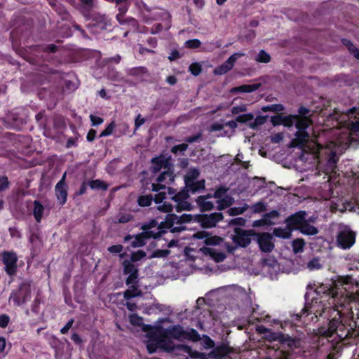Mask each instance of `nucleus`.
<instances>
[{
    "instance_id": "nucleus-4",
    "label": "nucleus",
    "mask_w": 359,
    "mask_h": 359,
    "mask_svg": "<svg viewBox=\"0 0 359 359\" xmlns=\"http://www.w3.org/2000/svg\"><path fill=\"white\" fill-rule=\"evenodd\" d=\"M193 215L182 214L178 216L175 214H167L163 221L165 229L170 230L171 233H179L184 231L187 228L185 224L193 221Z\"/></svg>"
},
{
    "instance_id": "nucleus-62",
    "label": "nucleus",
    "mask_w": 359,
    "mask_h": 359,
    "mask_svg": "<svg viewBox=\"0 0 359 359\" xmlns=\"http://www.w3.org/2000/svg\"><path fill=\"white\" fill-rule=\"evenodd\" d=\"M115 128V123L114 121L111 122L107 128L100 133V137H105L110 135Z\"/></svg>"
},
{
    "instance_id": "nucleus-30",
    "label": "nucleus",
    "mask_w": 359,
    "mask_h": 359,
    "mask_svg": "<svg viewBox=\"0 0 359 359\" xmlns=\"http://www.w3.org/2000/svg\"><path fill=\"white\" fill-rule=\"evenodd\" d=\"M299 231L302 233L307 236H314L318 233V229L316 226L310 224L307 219L304 221Z\"/></svg>"
},
{
    "instance_id": "nucleus-47",
    "label": "nucleus",
    "mask_w": 359,
    "mask_h": 359,
    "mask_svg": "<svg viewBox=\"0 0 359 359\" xmlns=\"http://www.w3.org/2000/svg\"><path fill=\"white\" fill-rule=\"evenodd\" d=\"M154 198L151 194L143 195L138 197L137 203L141 207H147L151 204Z\"/></svg>"
},
{
    "instance_id": "nucleus-61",
    "label": "nucleus",
    "mask_w": 359,
    "mask_h": 359,
    "mask_svg": "<svg viewBox=\"0 0 359 359\" xmlns=\"http://www.w3.org/2000/svg\"><path fill=\"white\" fill-rule=\"evenodd\" d=\"M201 42L198 39H190L185 42L186 47L191 48V49L198 48L201 46Z\"/></svg>"
},
{
    "instance_id": "nucleus-41",
    "label": "nucleus",
    "mask_w": 359,
    "mask_h": 359,
    "mask_svg": "<svg viewBox=\"0 0 359 359\" xmlns=\"http://www.w3.org/2000/svg\"><path fill=\"white\" fill-rule=\"evenodd\" d=\"M249 208L250 205H248L247 203H245L244 205L242 207L230 208L227 210L226 212L230 216H236L244 213L248 209H249Z\"/></svg>"
},
{
    "instance_id": "nucleus-48",
    "label": "nucleus",
    "mask_w": 359,
    "mask_h": 359,
    "mask_svg": "<svg viewBox=\"0 0 359 359\" xmlns=\"http://www.w3.org/2000/svg\"><path fill=\"white\" fill-rule=\"evenodd\" d=\"M170 254V250H169L157 249L153 251L152 253L148 257V258H166Z\"/></svg>"
},
{
    "instance_id": "nucleus-53",
    "label": "nucleus",
    "mask_w": 359,
    "mask_h": 359,
    "mask_svg": "<svg viewBox=\"0 0 359 359\" xmlns=\"http://www.w3.org/2000/svg\"><path fill=\"white\" fill-rule=\"evenodd\" d=\"M189 71L195 76H198L202 72V66L198 62H194L189 67Z\"/></svg>"
},
{
    "instance_id": "nucleus-21",
    "label": "nucleus",
    "mask_w": 359,
    "mask_h": 359,
    "mask_svg": "<svg viewBox=\"0 0 359 359\" xmlns=\"http://www.w3.org/2000/svg\"><path fill=\"white\" fill-rule=\"evenodd\" d=\"M309 138L306 140L302 145L294 146L292 144V142H290L291 146L294 147H299L301 149L300 154H299V158L302 161H307L309 160H315L316 158V155L314 152H309L306 150V148L307 142H309Z\"/></svg>"
},
{
    "instance_id": "nucleus-38",
    "label": "nucleus",
    "mask_w": 359,
    "mask_h": 359,
    "mask_svg": "<svg viewBox=\"0 0 359 359\" xmlns=\"http://www.w3.org/2000/svg\"><path fill=\"white\" fill-rule=\"evenodd\" d=\"M88 182L92 189L106 191L108 189V184L100 180H88Z\"/></svg>"
},
{
    "instance_id": "nucleus-29",
    "label": "nucleus",
    "mask_w": 359,
    "mask_h": 359,
    "mask_svg": "<svg viewBox=\"0 0 359 359\" xmlns=\"http://www.w3.org/2000/svg\"><path fill=\"white\" fill-rule=\"evenodd\" d=\"M280 214L277 210H272L269 212L265 213L262 217V221L265 225H273L275 224L274 220L278 219Z\"/></svg>"
},
{
    "instance_id": "nucleus-44",
    "label": "nucleus",
    "mask_w": 359,
    "mask_h": 359,
    "mask_svg": "<svg viewBox=\"0 0 359 359\" xmlns=\"http://www.w3.org/2000/svg\"><path fill=\"white\" fill-rule=\"evenodd\" d=\"M351 142H359V135L357 134V133L359 132V121H356L351 123Z\"/></svg>"
},
{
    "instance_id": "nucleus-60",
    "label": "nucleus",
    "mask_w": 359,
    "mask_h": 359,
    "mask_svg": "<svg viewBox=\"0 0 359 359\" xmlns=\"http://www.w3.org/2000/svg\"><path fill=\"white\" fill-rule=\"evenodd\" d=\"M254 115L251 113L239 115L236 117V121L239 123H247L253 120Z\"/></svg>"
},
{
    "instance_id": "nucleus-26",
    "label": "nucleus",
    "mask_w": 359,
    "mask_h": 359,
    "mask_svg": "<svg viewBox=\"0 0 359 359\" xmlns=\"http://www.w3.org/2000/svg\"><path fill=\"white\" fill-rule=\"evenodd\" d=\"M262 84L260 83H254L251 85H242L238 87H234L231 89V93H252L257 90L260 88Z\"/></svg>"
},
{
    "instance_id": "nucleus-27",
    "label": "nucleus",
    "mask_w": 359,
    "mask_h": 359,
    "mask_svg": "<svg viewBox=\"0 0 359 359\" xmlns=\"http://www.w3.org/2000/svg\"><path fill=\"white\" fill-rule=\"evenodd\" d=\"M340 326L343 327V325L339 318H334L329 322L328 328L323 332V334L326 337H332Z\"/></svg>"
},
{
    "instance_id": "nucleus-17",
    "label": "nucleus",
    "mask_w": 359,
    "mask_h": 359,
    "mask_svg": "<svg viewBox=\"0 0 359 359\" xmlns=\"http://www.w3.org/2000/svg\"><path fill=\"white\" fill-rule=\"evenodd\" d=\"M339 156L336 151L329 150L325 152V171L327 173L335 172L337 167Z\"/></svg>"
},
{
    "instance_id": "nucleus-37",
    "label": "nucleus",
    "mask_w": 359,
    "mask_h": 359,
    "mask_svg": "<svg viewBox=\"0 0 359 359\" xmlns=\"http://www.w3.org/2000/svg\"><path fill=\"white\" fill-rule=\"evenodd\" d=\"M116 18L121 25H128L133 29H136L137 27V21L133 18H123V15L121 14H117Z\"/></svg>"
},
{
    "instance_id": "nucleus-5",
    "label": "nucleus",
    "mask_w": 359,
    "mask_h": 359,
    "mask_svg": "<svg viewBox=\"0 0 359 359\" xmlns=\"http://www.w3.org/2000/svg\"><path fill=\"white\" fill-rule=\"evenodd\" d=\"M336 238L339 247L342 249H349L355 242V233L348 226L340 224Z\"/></svg>"
},
{
    "instance_id": "nucleus-40",
    "label": "nucleus",
    "mask_w": 359,
    "mask_h": 359,
    "mask_svg": "<svg viewBox=\"0 0 359 359\" xmlns=\"http://www.w3.org/2000/svg\"><path fill=\"white\" fill-rule=\"evenodd\" d=\"M297 115L283 116V124L284 126L290 128L294 125L297 128Z\"/></svg>"
},
{
    "instance_id": "nucleus-1",
    "label": "nucleus",
    "mask_w": 359,
    "mask_h": 359,
    "mask_svg": "<svg viewBox=\"0 0 359 359\" xmlns=\"http://www.w3.org/2000/svg\"><path fill=\"white\" fill-rule=\"evenodd\" d=\"M161 347L167 352L183 351L189 354V358L186 359H227L228 350L226 346H220L215 348L209 353H201L194 351L184 344H175L171 340H161L159 343Z\"/></svg>"
},
{
    "instance_id": "nucleus-24",
    "label": "nucleus",
    "mask_w": 359,
    "mask_h": 359,
    "mask_svg": "<svg viewBox=\"0 0 359 359\" xmlns=\"http://www.w3.org/2000/svg\"><path fill=\"white\" fill-rule=\"evenodd\" d=\"M131 285L128 290L123 292V297L125 299L129 300L133 297H140L142 295V292L139 289L137 282L136 283H130Z\"/></svg>"
},
{
    "instance_id": "nucleus-42",
    "label": "nucleus",
    "mask_w": 359,
    "mask_h": 359,
    "mask_svg": "<svg viewBox=\"0 0 359 359\" xmlns=\"http://www.w3.org/2000/svg\"><path fill=\"white\" fill-rule=\"evenodd\" d=\"M306 267L310 271L318 270L323 268V264L319 257H315L307 262Z\"/></svg>"
},
{
    "instance_id": "nucleus-45",
    "label": "nucleus",
    "mask_w": 359,
    "mask_h": 359,
    "mask_svg": "<svg viewBox=\"0 0 359 359\" xmlns=\"http://www.w3.org/2000/svg\"><path fill=\"white\" fill-rule=\"evenodd\" d=\"M262 110L264 112L273 111L275 113H278L284 111L285 107L282 104H273L263 107Z\"/></svg>"
},
{
    "instance_id": "nucleus-19",
    "label": "nucleus",
    "mask_w": 359,
    "mask_h": 359,
    "mask_svg": "<svg viewBox=\"0 0 359 359\" xmlns=\"http://www.w3.org/2000/svg\"><path fill=\"white\" fill-rule=\"evenodd\" d=\"M280 344L283 348H287L288 351H292L299 347L300 340L298 338H292L288 334L283 333Z\"/></svg>"
},
{
    "instance_id": "nucleus-43",
    "label": "nucleus",
    "mask_w": 359,
    "mask_h": 359,
    "mask_svg": "<svg viewBox=\"0 0 359 359\" xmlns=\"http://www.w3.org/2000/svg\"><path fill=\"white\" fill-rule=\"evenodd\" d=\"M304 245L305 242L303 238L294 239L292 243V250L295 254L303 252Z\"/></svg>"
},
{
    "instance_id": "nucleus-63",
    "label": "nucleus",
    "mask_w": 359,
    "mask_h": 359,
    "mask_svg": "<svg viewBox=\"0 0 359 359\" xmlns=\"http://www.w3.org/2000/svg\"><path fill=\"white\" fill-rule=\"evenodd\" d=\"M10 182L6 176H0V192L9 187Z\"/></svg>"
},
{
    "instance_id": "nucleus-64",
    "label": "nucleus",
    "mask_w": 359,
    "mask_h": 359,
    "mask_svg": "<svg viewBox=\"0 0 359 359\" xmlns=\"http://www.w3.org/2000/svg\"><path fill=\"white\" fill-rule=\"evenodd\" d=\"M203 344L205 348H211L214 347L215 342L208 336L203 335Z\"/></svg>"
},
{
    "instance_id": "nucleus-2",
    "label": "nucleus",
    "mask_w": 359,
    "mask_h": 359,
    "mask_svg": "<svg viewBox=\"0 0 359 359\" xmlns=\"http://www.w3.org/2000/svg\"><path fill=\"white\" fill-rule=\"evenodd\" d=\"M309 114L310 109L304 106H301L298 109V114H297L298 116L297 129L298 130L295 133V138L292 140V143L294 146L302 145L310 137L306 131L312 123Z\"/></svg>"
},
{
    "instance_id": "nucleus-3",
    "label": "nucleus",
    "mask_w": 359,
    "mask_h": 359,
    "mask_svg": "<svg viewBox=\"0 0 359 359\" xmlns=\"http://www.w3.org/2000/svg\"><path fill=\"white\" fill-rule=\"evenodd\" d=\"M162 336L165 338L163 340H170V339H174L180 341L184 340L198 341L201 340L200 334L196 330L193 328L184 330L180 324L163 329Z\"/></svg>"
},
{
    "instance_id": "nucleus-15",
    "label": "nucleus",
    "mask_w": 359,
    "mask_h": 359,
    "mask_svg": "<svg viewBox=\"0 0 359 359\" xmlns=\"http://www.w3.org/2000/svg\"><path fill=\"white\" fill-rule=\"evenodd\" d=\"M245 55L243 53H236L231 55L223 64L214 69L215 75H223L230 71L234 66L236 61Z\"/></svg>"
},
{
    "instance_id": "nucleus-33",
    "label": "nucleus",
    "mask_w": 359,
    "mask_h": 359,
    "mask_svg": "<svg viewBox=\"0 0 359 359\" xmlns=\"http://www.w3.org/2000/svg\"><path fill=\"white\" fill-rule=\"evenodd\" d=\"M43 212H44V208H43V205L39 201H34L33 215L37 222L39 223L41 221Z\"/></svg>"
},
{
    "instance_id": "nucleus-46",
    "label": "nucleus",
    "mask_w": 359,
    "mask_h": 359,
    "mask_svg": "<svg viewBox=\"0 0 359 359\" xmlns=\"http://www.w3.org/2000/svg\"><path fill=\"white\" fill-rule=\"evenodd\" d=\"M200 172L197 168H190L184 176V183L187 182H194L199 177Z\"/></svg>"
},
{
    "instance_id": "nucleus-7",
    "label": "nucleus",
    "mask_w": 359,
    "mask_h": 359,
    "mask_svg": "<svg viewBox=\"0 0 359 359\" xmlns=\"http://www.w3.org/2000/svg\"><path fill=\"white\" fill-rule=\"evenodd\" d=\"M233 231L234 234L231 236V238L235 245L241 248L248 246L252 241L251 236L255 234L253 230H245L241 227H235Z\"/></svg>"
},
{
    "instance_id": "nucleus-23",
    "label": "nucleus",
    "mask_w": 359,
    "mask_h": 359,
    "mask_svg": "<svg viewBox=\"0 0 359 359\" xmlns=\"http://www.w3.org/2000/svg\"><path fill=\"white\" fill-rule=\"evenodd\" d=\"M185 188L191 194L200 192L205 189V180H201L189 182H185Z\"/></svg>"
},
{
    "instance_id": "nucleus-28",
    "label": "nucleus",
    "mask_w": 359,
    "mask_h": 359,
    "mask_svg": "<svg viewBox=\"0 0 359 359\" xmlns=\"http://www.w3.org/2000/svg\"><path fill=\"white\" fill-rule=\"evenodd\" d=\"M196 203L201 212L210 211L215 208L213 202L205 200L204 197L198 196Z\"/></svg>"
},
{
    "instance_id": "nucleus-10",
    "label": "nucleus",
    "mask_w": 359,
    "mask_h": 359,
    "mask_svg": "<svg viewBox=\"0 0 359 359\" xmlns=\"http://www.w3.org/2000/svg\"><path fill=\"white\" fill-rule=\"evenodd\" d=\"M151 163V165L149 169L154 175L160 172L162 168L165 170L173 168V164L171 163V156H166L163 154L152 158Z\"/></svg>"
},
{
    "instance_id": "nucleus-31",
    "label": "nucleus",
    "mask_w": 359,
    "mask_h": 359,
    "mask_svg": "<svg viewBox=\"0 0 359 359\" xmlns=\"http://www.w3.org/2000/svg\"><path fill=\"white\" fill-rule=\"evenodd\" d=\"M234 203V198L231 196H225L221 199L217 201V210H223L231 207Z\"/></svg>"
},
{
    "instance_id": "nucleus-13",
    "label": "nucleus",
    "mask_w": 359,
    "mask_h": 359,
    "mask_svg": "<svg viewBox=\"0 0 359 359\" xmlns=\"http://www.w3.org/2000/svg\"><path fill=\"white\" fill-rule=\"evenodd\" d=\"M306 215L307 214L305 211H298L287 217L285 220V223L289 229L292 230V231L294 230H299L306 220Z\"/></svg>"
},
{
    "instance_id": "nucleus-51",
    "label": "nucleus",
    "mask_w": 359,
    "mask_h": 359,
    "mask_svg": "<svg viewBox=\"0 0 359 359\" xmlns=\"http://www.w3.org/2000/svg\"><path fill=\"white\" fill-rule=\"evenodd\" d=\"M147 68L144 67H135L129 70V74L133 76H141L147 74Z\"/></svg>"
},
{
    "instance_id": "nucleus-16",
    "label": "nucleus",
    "mask_w": 359,
    "mask_h": 359,
    "mask_svg": "<svg viewBox=\"0 0 359 359\" xmlns=\"http://www.w3.org/2000/svg\"><path fill=\"white\" fill-rule=\"evenodd\" d=\"M257 243L262 252H270L274 248V244L272 243V236L269 233H255Z\"/></svg>"
},
{
    "instance_id": "nucleus-32",
    "label": "nucleus",
    "mask_w": 359,
    "mask_h": 359,
    "mask_svg": "<svg viewBox=\"0 0 359 359\" xmlns=\"http://www.w3.org/2000/svg\"><path fill=\"white\" fill-rule=\"evenodd\" d=\"M54 6H50L55 12L61 17L63 20H68L70 18V14L66 8L60 4H58L57 0L54 2Z\"/></svg>"
},
{
    "instance_id": "nucleus-20",
    "label": "nucleus",
    "mask_w": 359,
    "mask_h": 359,
    "mask_svg": "<svg viewBox=\"0 0 359 359\" xmlns=\"http://www.w3.org/2000/svg\"><path fill=\"white\" fill-rule=\"evenodd\" d=\"M200 251L205 255L210 256L216 262H221L226 258V255L220 251H217L214 248L203 247Z\"/></svg>"
},
{
    "instance_id": "nucleus-36",
    "label": "nucleus",
    "mask_w": 359,
    "mask_h": 359,
    "mask_svg": "<svg viewBox=\"0 0 359 359\" xmlns=\"http://www.w3.org/2000/svg\"><path fill=\"white\" fill-rule=\"evenodd\" d=\"M342 43L347 48L349 53L356 59L359 60V49L348 39H343Z\"/></svg>"
},
{
    "instance_id": "nucleus-56",
    "label": "nucleus",
    "mask_w": 359,
    "mask_h": 359,
    "mask_svg": "<svg viewBox=\"0 0 359 359\" xmlns=\"http://www.w3.org/2000/svg\"><path fill=\"white\" fill-rule=\"evenodd\" d=\"M189 197V191L187 188H184L181 191L172 197L175 201H184Z\"/></svg>"
},
{
    "instance_id": "nucleus-11",
    "label": "nucleus",
    "mask_w": 359,
    "mask_h": 359,
    "mask_svg": "<svg viewBox=\"0 0 359 359\" xmlns=\"http://www.w3.org/2000/svg\"><path fill=\"white\" fill-rule=\"evenodd\" d=\"M142 229L144 232H152V234H150L151 238L154 239L161 237L163 233H166L163 221L159 222L157 218L144 223L142 226Z\"/></svg>"
},
{
    "instance_id": "nucleus-58",
    "label": "nucleus",
    "mask_w": 359,
    "mask_h": 359,
    "mask_svg": "<svg viewBox=\"0 0 359 359\" xmlns=\"http://www.w3.org/2000/svg\"><path fill=\"white\" fill-rule=\"evenodd\" d=\"M278 265L277 261L273 257L262 259V266H269L274 269Z\"/></svg>"
},
{
    "instance_id": "nucleus-50",
    "label": "nucleus",
    "mask_w": 359,
    "mask_h": 359,
    "mask_svg": "<svg viewBox=\"0 0 359 359\" xmlns=\"http://www.w3.org/2000/svg\"><path fill=\"white\" fill-rule=\"evenodd\" d=\"M268 118V116H257L254 121L250 123L249 126L252 129H256L258 126L265 123Z\"/></svg>"
},
{
    "instance_id": "nucleus-6",
    "label": "nucleus",
    "mask_w": 359,
    "mask_h": 359,
    "mask_svg": "<svg viewBox=\"0 0 359 359\" xmlns=\"http://www.w3.org/2000/svg\"><path fill=\"white\" fill-rule=\"evenodd\" d=\"M193 221L199 223L203 229L215 227L217 224L224 219L223 214L217 212L210 214L193 215Z\"/></svg>"
},
{
    "instance_id": "nucleus-12",
    "label": "nucleus",
    "mask_w": 359,
    "mask_h": 359,
    "mask_svg": "<svg viewBox=\"0 0 359 359\" xmlns=\"http://www.w3.org/2000/svg\"><path fill=\"white\" fill-rule=\"evenodd\" d=\"M88 19L91 20L88 27L92 30L95 29H98L101 31L105 30L111 25L110 19L106 15L99 13H92L89 15Z\"/></svg>"
},
{
    "instance_id": "nucleus-57",
    "label": "nucleus",
    "mask_w": 359,
    "mask_h": 359,
    "mask_svg": "<svg viewBox=\"0 0 359 359\" xmlns=\"http://www.w3.org/2000/svg\"><path fill=\"white\" fill-rule=\"evenodd\" d=\"M145 256H146L145 252L142 250H140L137 252H132L129 260L134 263V262H136L140 260Z\"/></svg>"
},
{
    "instance_id": "nucleus-55",
    "label": "nucleus",
    "mask_w": 359,
    "mask_h": 359,
    "mask_svg": "<svg viewBox=\"0 0 359 359\" xmlns=\"http://www.w3.org/2000/svg\"><path fill=\"white\" fill-rule=\"evenodd\" d=\"M228 191L229 188L224 186H221L215 190L213 194V198L221 199L224 198L225 196H226V194L228 192Z\"/></svg>"
},
{
    "instance_id": "nucleus-54",
    "label": "nucleus",
    "mask_w": 359,
    "mask_h": 359,
    "mask_svg": "<svg viewBox=\"0 0 359 359\" xmlns=\"http://www.w3.org/2000/svg\"><path fill=\"white\" fill-rule=\"evenodd\" d=\"M256 60L259 62L268 63L271 60V56L265 50H262L258 53Z\"/></svg>"
},
{
    "instance_id": "nucleus-18",
    "label": "nucleus",
    "mask_w": 359,
    "mask_h": 359,
    "mask_svg": "<svg viewBox=\"0 0 359 359\" xmlns=\"http://www.w3.org/2000/svg\"><path fill=\"white\" fill-rule=\"evenodd\" d=\"M66 173L63 175L61 180L55 186V194L60 205H63L67 201V190L65 184Z\"/></svg>"
},
{
    "instance_id": "nucleus-9",
    "label": "nucleus",
    "mask_w": 359,
    "mask_h": 359,
    "mask_svg": "<svg viewBox=\"0 0 359 359\" xmlns=\"http://www.w3.org/2000/svg\"><path fill=\"white\" fill-rule=\"evenodd\" d=\"M1 261L5 265L4 270L10 276H14L17 273L18 255L13 251H4L1 254Z\"/></svg>"
},
{
    "instance_id": "nucleus-39",
    "label": "nucleus",
    "mask_w": 359,
    "mask_h": 359,
    "mask_svg": "<svg viewBox=\"0 0 359 359\" xmlns=\"http://www.w3.org/2000/svg\"><path fill=\"white\" fill-rule=\"evenodd\" d=\"M266 206L267 203L264 200H261L250 205L249 209L251 210L252 213H261L266 210Z\"/></svg>"
},
{
    "instance_id": "nucleus-52",
    "label": "nucleus",
    "mask_w": 359,
    "mask_h": 359,
    "mask_svg": "<svg viewBox=\"0 0 359 359\" xmlns=\"http://www.w3.org/2000/svg\"><path fill=\"white\" fill-rule=\"evenodd\" d=\"M246 219L243 217H236L229 221L228 227L236 226V227L243 226L245 225Z\"/></svg>"
},
{
    "instance_id": "nucleus-25",
    "label": "nucleus",
    "mask_w": 359,
    "mask_h": 359,
    "mask_svg": "<svg viewBox=\"0 0 359 359\" xmlns=\"http://www.w3.org/2000/svg\"><path fill=\"white\" fill-rule=\"evenodd\" d=\"M166 19L163 23H156L151 28L150 32L152 34H156L161 32L163 29L168 30L171 27L170 15L166 13Z\"/></svg>"
},
{
    "instance_id": "nucleus-35",
    "label": "nucleus",
    "mask_w": 359,
    "mask_h": 359,
    "mask_svg": "<svg viewBox=\"0 0 359 359\" xmlns=\"http://www.w3.org/2000/svg\"><path fill=\"white\" fill-rule=\"evenodd\" d=\"M168 178L169 182H172L174 181L175 175L173 173V168L172 169H166L163 171L157 178L156 182L158 183H162L166 181V179Z\"/></svg>"
},
{
    "instance_id": "nucleus-8",
    "label": "nucleus",
    "mask_w": 359,
    "mask_h": 359,
    "mask_svg": "<svg viewBox=\"0 0 359 359\" xmlns=\"http://www.w3.org/2000/svg\"><path fill=\"white\" fill-rule=\"evenodd\" d=\"M30 297V285L27 283H22L18 289L12 292L9 300L13 301L16 306H20L27 302Z\"/></svg>"
},
{
    "instance_id": "nucleus-14",
    "label": "nucleus",
    "mask_w": 359,
    "mask_h": 359,
    "mask_svg": "<svg viewBox=\"0 0 359 359\" xmlns=\"http://www.w3.org/2000/svg\"><path fill=\"white\" fill-rule=\"evenodd\" d=\"M122 265L123 267V273L128 274L126 280V285H129L130 283H136L138 282L139 270L137 266L128 259H125Z\"/></svg>"
},
{
    "instance_id": "nucleus-59",
    "label": "nucleus",
    "mask_w": 359,
    "mask_h": 359,
    "mask_svg": "<svg viewBox=\"0 0 359 359\" xmlns=\"http://www.w3.org/2000/svg\"><path fill=\"white\" fill-rule=\"evenodd\" d=\"M223 239L219 236L208 237L205 240V243L208 245H219Z\"/></svg>"
},
{
    "instance_id": "nucleus-49",
    "label": "nucleus",
    "mask_w": 359,
    "mask_h": 359,
    "mask_svg": "<svg viewBox=\"0 0 359 359\" xmlns=\"http://www.w3.org/2000/svg\"><path fill=\"white\" fill-rule=\"evenodd\" d=\"M282 334L283 332H273L272 330H270L266 335L264 336V338L269 341H277L280 343Z\"/></svg>"
},
{
    "instance_id": "nucleus-34",
    "label": "nucleus",
    "mask_w": 359,
    "mask_h": 359,
    "mask_svg": "<svg viewBox=\"0 0 359 359\" xmlns=\"http://www.w3.org/2000/svg\"><path fill=\"white\" fill-rule=\"evenodd\" d=\"M273 234L276 237L287 239L292 236V230L289 229L287 226L285 229L280 227L275 228L273 231Z\"/></svg>"
},
{
    "instance_id": "nucleus-22",
    "label": "nucleus",
    "mask_w": 359,
    "mask_h": 359,
    "mask_svg": "<svg viewBox=\"0 0 359 359\" xmlns=\"http://www.w3.org/2000/svg\"><path fill=\"white\" fill-rule=\"evenodd\" d=\"M152 232H144L142 231L140 233L135 235L134 240L131 242V247L133 248H138L144 246L146 244V240L150 239L151 235Z\"/></svg>"
}]
</instances>
